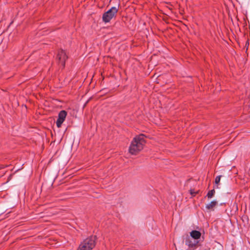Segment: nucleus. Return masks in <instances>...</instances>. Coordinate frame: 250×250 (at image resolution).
<instances>
[{"label": "nucleus", "mask_w": 250, "mask_h": 250, "mask_svg": "<svg viewBox=\"0 0 250 250\" xmlns=\"http://www.w3.org/2000/svg\"><path fill=\"white\" fill-rule=\"evenodd\" d=\"M214 193L215 190L214 189L211 190L208 192L207 196L208 199L211 198L213 197Z\"/></svg>", "instance_id": "6e6552de"}, {"label": "nucleus", "mask_w": 250, "mask_h": 250, "mask_svg": "<svg viewBox=\"0 0 250 250\" xmlns=\"http://www.w3.org/2000/svg\"><path fill=\"white\" fill-rule=\"evenodd\" d=\"M118 11L116 7H112L103 15V20L104 22H108L115 16Z\"/></svg>", "instance_id": "7ed1b4c3"}, {"label": "nucleus", "mask_w": 250, "mask_h": 250, "mask_svg": "<svg viewBox=\"0 0 250 250\" xmlns=\"http://www.w3.org/2000/svg\"><path fill=\"white\" fill-rule=\"evenodd\" d=\"M146 143L144 135L141 134L136 136L132 141L129 146V152L133 155H136L143 149Z\"/></svg>", "instance_id": "f257e3e1"}, {"label": "nucleus", "mask_w": 250, "mask_h": 250, "mask_svg": "<svg viewBox=\"0 0 250 250\" xmlns=\"http://www.w3.org/2000/svg\"><path fill=\"white\" fill-rule=\"evenodd\" d=\"M199 243V240H195L191 237H188L185 241L186 245L189 248L194 249Z\"/></svg>", "instance_id": "20e7f679"}, {"label": "nucleus", "mask_w": 250, "mask_h": 250, "mask_svg": "<svg viewBox=\"0 0 250 250\" xmlns=\"http://www.w3.org/2000/svg\"><path fill=\"white\" fill-rule=\"evenodd\" d=\"M220 179H221V176H217L216 178H215V182L216 184H218L220 181Z\"/></svg>", "instance_id": "1a4fd4ad"}, {"label": "nucleus", "mask_w": 250, "mask_h": 250, "mask_svg": "<svg viewBox=\"0 0 250 250\" xmlns=\"http://www.w3.org/2000/svg\"><path fill=\"white\" fill-rule=\"evenodd\" d=\"M67 114V112L65 110H63V121L64 120L65 118L66 117Z\"/></svg>", "instance_id": "9d476101"}, {"label": "nucleus", "mask_w": 250, "mask_h": 250, "mask_svg": "<svg viewBox=\"0 0 250 250\" xmlns=\"http://www.w3.org/2000/svg\"><path fill=\"white\" fill-rule=\"evenodd\" d=\"M217 204V202L216 201H212L210 203L206 204L205 208L207 210H213Z\"/></svg>", "instance_id": "423d86ee"}, {"label": "nucleus", "mask_w": 250, "mask_h": 250, "mask_svg": "<svg viewBox=\"0 0 250 250\" xmlns=\"http://www.w3.org/2000/svg\"><path fill=\"white\" fill-rule=\"evenodd\" d=\"M64 56H65V55H64V54L63 53V59H64Z\"/></svg>", "instance_id": "9b49d317"}, {"label": "nucleus", "mask_w": 250, "mask_h": 250, "mask_svg": "<svg viewBox=\"0 0 250 250\" xmlns=\"http://www.w3.org/2000/svg\"><path fill=\"white\" fill-rule=\"evenodd\" d=\"M95 236H91L83 240L77 250H91L95 247Z\"/></svg>", "instance_id": "f03ea898"}, {"label": "nucleus", "mask_w": 250, "mask_h": 250, "mask_svg": "<svg viewBox=\"0 0 250 250\" xmlns=\"http://www.w3.org/2000/svg\"><path fill=\"white\" fill-rule=\"evenodd\" d=\"M201 235V233L200 231L198 230H192L190 232V236L189 237L195 240H199L200 238Z\"/></svg>", "instance_id": "39448f33"}, {"label": "nucleus", "mask_w": 250, "mask_h": 250, "mask_svg": "<svg viewBox=\"0 0 250 250\" xmlns=\"http://www.w3.org/2000/svg\"><path fill=\"white\" fill-rule=\"evenodd\" d=\"M62 124V110L60 111L59 117L56 122V125L58 127H60Z\"/></svg>", "instance_id": "0eeeda50"}]
</instances>
